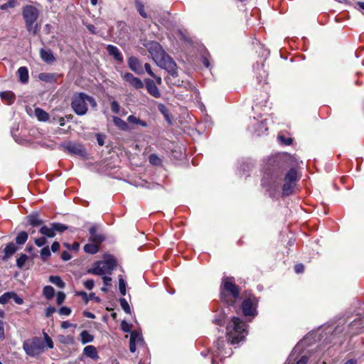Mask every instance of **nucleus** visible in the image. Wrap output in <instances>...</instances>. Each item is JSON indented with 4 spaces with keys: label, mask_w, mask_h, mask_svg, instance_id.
I'll return each mask as SVG.
<instances>
[{
    "label": "nucleus",
    "mask_w": 364,
    "mask_h": 364,
    "mask_svg": "<svg viewBox=\"0 0 364 364\" xmlns=\"http://www.w3.org/2000/svg\"><path fill=\"white\" fill-rule=\"evenodd\" d=\"M155 63L166 70L173 77L178 75L177 65L174 60L165 52L162 46L156 41H151L145 45Z\"/></svg>",
    "instance_id": "1"
},
{
    "label": "nucleus",
    "mask_w": 364,
    "mask_h": 364,
    "mask_svg": "<svg viewBox=\"0 0 364 364\" xmlns=\"http://www.w3.org/2000/svg\"><path fill=\"white\" fill-rule=\"evenodd\" d=\"M226 330L228 340L231 344L240 343L247 335L246 324L237 317H232Z\"/></svg>",
    "instance_id": "2"
},
{
    "label": "nucleus",
    "mask_w": 364,
    "mask_h": 364,
    "mask_svg": "<svg viewBox=\"0 0 364 364\" xmlns=\"http://www.w3.org/2000/svg\"><path fill=\"white\" fill-rule=\"evenodd\" d=\"M221 300L230 306L235 307L239 297V289L232 277H225L220 287Z\"/></svg>",
    "instance_id": "3"
},
{
    "label": "nucleus",
    "mask_w": 364,
    "mask_h": 364,
    "mask_svg": "<svg viewBox=\"0 0 364 364\" xmlns=\"http://www.w3.org/2000/svg\"><path fill=\"white\" fill-rule=\"evenodd\" d=\"M87 103L92 107H96L97 103L95 99L85 93L80 92L75 94L72 100V108L78 115H84L87 111Z\"/></svg>",
    "instance_id": "4"
},
{
    "label": "nucleus",
    "mask_w": 364,
    "mask_h": 364,
    "mask_svg": "<svg viewBox=\"0 0 364 364\" xmlns=\"http://www.w3.org/2000/svg\"><path fill=\"white\" fill-rule=\"evenodd\" d=\"M117 265L116 259L109 256L104 260L95 262L91 269L87 270L89 274L95 275L110 274Z\"/></svg>",
    "instance_id": "5"
},
{
    "label": "nucleus",
    "mask_w": 364,
    "mask_h": 364,
    "mask_svg": "<svg viewBox=\"0 0 364 364\" xmlns=\"http://www.w3.org/2000/svg\"><path fill=\"white\" fill-rule=\"evenodd\" d=\"M22 15L25 20L27 30L35 34L36 33V26H34V23L39 16L38 9L31 5H26L23 8Z\"/></svg>",
    "instance_id": "6"
},
{
    "label": "nucleus",
    "mask_w": 364,
    "mask_h": 364,
    "mask_svg": "<svg viewBox=\"0 0 364 364\" xmlns=\"http://www.w3.org/2000/svg\"><path fill=\"white\" fill-rule=\"evenodd\" d=\"M258 299L254 296H250L245 299L241 305L242 311L245 316L255 317L257 315V308Z\"/></svg>",
    "instance_id": "7"
},
{
    "label": "nucleus",
    "mask_w": 364,
    "mask_h": 364,
    "mask_svg": "<svg viewBox=\"0 0 364 364\" xmlns=\"http://www.w3.org/2000/svg\"><path fill=\"white\" fill-rule=\"evenodd\" d=\"M225 341L223 338L218 339L215 342L214 346L216 348V350L213 352V358H212V364H215L216 358H225L232 354V350L230 348L227 350L225 348Z\"/></svg>",
    "instance_id": "8"
},
{
    "label": "nucleus",
    "mask_w": 364,
    "mask_h": 364,
    "mask_svg": "<svg viewBox=\"0 0 364 364\" xmlns=\"http://www.w3.org/2000/svg\"><path fill=\"white\" fill-rule=\"evenodd\" d=\"M144 339L141 333L134 331L131 333L129 340V350L134 353L136 350V346H143Z\"/></svg>",
    "instance_id": "9"
},
{
    "label": "nucleus",
    "mask_w": 364,
    "mask_h": 364,
    "mask_svg": "<svg viewBox=\"0 0 364 364\" xmlns=\"http://www.w3.org/2000/svg\"><path fill=\"white\" fill-rule=\"evenodd\" d=\"M65 149L71 154L85 156L86 154L84 146L80 144L69 142L65 145Z\"/></svg>",
    "instance_id": "10"
},
{
    "label": "nucleus",
    "mask_w": 364,
    "mask_h": 364,
    "mask_svg": "<svg viewBox=\"0 0 364 364\" xmlns=\"http://www.w3.org/2000/svg\"><path fill=\"white\" fill-rule=\"evenodd\" d=\"M122 78L135 89H140L144 87L143 82L139 77H134L132 73H125L122 75Z\"/></svg>",
    "instance_id": "11"
},
{
    "label": "nucleus",
    "mask_w": 364,
    "mask_h": 364,
    "mask_svg": "<svg viewBox=\"0 0 364 364\" xmlns=\"http://www.w3.org/2000/svg\"><path fill=\"white\" fill-rule=\"evenodd\" d=\"M128 65L129 68L138 75H141L144 73L141 62L138 58L132 56L128 59Z\"/></svg>",
    "instance_id": "12"
},
{
    "label": "nucleus",
    "mask_w": 364,
    "mask_h": 364,
    "mask_svg": "<svg viewBox=\"0 0 364 364\" xmlns=\"http://www.w3.org/2000/svg\"><path fill=\"white\" fill-rule=\"evenodd\" d=\"M145 85L148 92L156 98L161 97V93L155 82L151 79L145 80Z\"/></svg>",
    "instance_id": "13"
},
{
    "label": "nucleus",
    "mask_w": 364,
    "mask_h": 364,
    "mask_svg": "<svg viewBox=\"0 0 364 364\" xmlns=\"http://www.w3.org/2000/svg\"><path fill=\"white\" fill-rule=\"evenodd\" d=\"M127 122L132 129H135L138 127H146L148 126V124L146 121H144L141 119L139 117H137L133 114L129 115L127 117Z\"/></svg>",
    "instance_id": "14"
},
{
    "label": "nucleus",
    "mask_w": 364,
    "mask_h": 364,
    "mask_svg": "<svg viewBox=\"0 0 364 364\" xmlns=\"http://www.w3.org/2000/svg\"><path fill=\"white\" fill-rule=\"evenodd\" d=\"M40 56L41 59L49 64H51L55 61V58L54 57L53 52L48 49L41 48L40 50Z\"/></svg>",
    "instance_id": "15"
},
{
    "label": "nucleus",
    "mask_w": 364,
    "mask_h": 364,
    "mask_svg": "<svg viewBox=\"0 0 364 364\" xmlns=\"http://www.w3.org/2000/svg\"><path fill=\"white\" fill-rule=\"evenodd\" d=\"M107 50L109 55L113 56L115 60L120 63L123 61V56L119 50L116 46L108 45L107 47Z\"/></svg>",
    "instance_id": "16"
},
{
    "label": "nucleus",
    "mask_w": 364,
    "mask_h": 364,
    "mask_svg": "<svg viewBox=\"0 0 364 364\" xmlns=\"http://www.w3.org/2000/svg\"><path fill=\"white\" fill-rule=\"evenodd\" d=\"M90 237L89 238V241L91 242H97L101 243L105 237L102 235L97 234V228L95 226H92L89 230Z\"/></svg>",
    "instance_id": "17"
},
{
    "label": "nucleus",
    "mask_w": 364,
    "mask_h": 364,
    "mask_svg": "<svg viewBox=\"0 0 364 364\" xmlns=\"http://www.w3.org/2000/svg\"><path fill=\"white\" fill-rule=\"evenodd\" d=\"M269 164L272 166V172L280 171L284 166V161L280 157H273L269 160Z\"/></svg>",
    "instance_id": "18"
},
{
    "label": "nucleus",
    "mask_w": 364,
    "mask_h": 364,
    "mask_svg": "<svg viewBox=\"0 0 364 364\" xmlns=\"http://www.w3.org/2000/svg\"><path fill=\"white\" fill-rule=\"evenodd\" d=\"M38 78L46 82H53L57 81L58 75L55 73H42L38 75Z\"/></svg>",
    "instance_id": "19"
},
{
    "label": "nucleus",
    "mask_w": 364,
    "mask_h": 364,
    "mask_svg": "<svg viewBox=\"0 0 364 364\" xmlns=\"http://www.w3.org/2000/svg\"><path fill=\"white\" fill-rule=\"evenodd\" d=\"M83 354L87 357L97 360L98 354L96 348L94 346H87L83 349Z\"/></svg>",
    "instance_id": "20"
},
{
    "label": "nucleus",
    "mask_w": 364,
    "mask_h": 364,
    "mask_svg": "<svg viewBox=\"0 0 364 364\" xmlns=\"http://www.w3.org/2000/svg\"><path fill=\"white\" fill-rule=\"evenodd\" d=\"M17 250V247L14 242L9 243L4 250L5 255L3 257V259L6 260L11 257Z\"/></svg>",
    "instance_id": "21"
},
{
    "label": "nucleus",
    "mask_w": 364,
    "mask_h": 364,
    "mask_svg": "<svg viewBox=\"0 0 364 364\" xmlns=\"http://www.w3.org/2000/svg\"><path fill=\"white\" fill-rule=\"evenodd\" d=\"M113 122L117 127L122 131H128L130 129L129 123L118 117H113Z\"/></svg>",
    "instance_id": "22"
},
{
    "label": "nucleus",
    "mask_w": 364,
    "mask_h": 364,
    "mask_svg": "<svg viewBox=\"0 0 364 364\" xmlns=\"http://www.w3.org/2000/svg\"><path fill=\"white\" fill-rule=\"evenodd\" d=\"M0 97L8 105H11L15 101V95L11 91L0 92Z\"/></svg>",
    "instance_id": "23"
},
{
    "label": "nucleus",
    "mask_w": 364,
    "mask_h": 364,
    "mask_svg": "<svg viewBox=\"0 0 364 364\" xmlns=\"http://www.w3.org/2000/svg\"><path fill=\"white\" fill-rule=\"evenodd\" d=\"M17 73L18 75L19 80L22 83H26L28 80V70L26 67H20L18 69Z\"/></svg>",
    "instance_id": "24"
},
{
    "label": "nucleus",
    "mask_w": 364,
    "mask_h": 364,
    "mask_svg": "<svg viewBox=\"0 0 364 364\" xmlns=\"http://www.w3.org/2000/svg\"><path fill=\"white\" fill-rule=\"evenodd\" d=\"M99 244L97 242L86 244L84 246V251L92 255L96 254L99 251Z\"/></svg>",
    "instance_id": "25"
},
{
    "label": "nucleus",
    "mask_w": 364,
    "mask_h": 364,
    "mask_svg": "<svg viewBox=\"0 0 364 364\" xmlns=\"http://www.w3.org/2000/svg\"><path fill=\"white\" fill-rule=\"evenodd\" d=\"M296 183L293 182H289L284 181V183L282 188V193L284 196H289L293 193L294 188L295 187Z\"/></svg>",
    "instance_id": "26"
},
{
    "label": "nucleus",
    "mask_w": 364,
    "mask_h": 364,
    "mask_svg": "<svg viewBox=\"0 0 364 364\" xmlns=\"http://www.w3.org/2000/svg\"><path fill=\"white\" fill-rule=\"evenodd\" d=\"M39 232L48 237H55V233L54 232V230H53V225L52 224H50V227H48L46 225H43L41 228Z\"/></svg>",
    "instance_id": "27"
},
{
    "label": "nucleus",
    "mask_w": 364,
    "mask_h": 364,
    "mask_svg": "<svg viewBox=\"0 0 364 364\" xmlns=\"http://www.w3.org/2000/svg\"><path fill=\"white\" fill-rule=\"evenodd\" d=\"M35 115L39 121L46 122L49 119V114L41 108L35 109Z\"/></svg>",
    "instance_id": "28"
},
{
    "label": "nucleus",
    "mask_w": 364,
    "mask_h": 364,
    "mask_svg": "<svg viewBox=\"0 0 364 364\" xmlns=\"http://www.w3.org/2000/svg\"><path fill=\"white\" fill-rule=\"evenodd\" d=\"M284 181L295 183L297 181V171L295 168H291L285 175Z\"/></svg>",
    "instance_id": "29"
},
{
    "label": "nucleus",
    "mask_w": 364,
    "mask_h": 364,
    "mask_svg": "<svg viewBox=\"0 0 364 364\" xmlns=\"http://www.w3.org/2000/svg\"><path fill=\"white\" fill-rule=\"evenodd\" d=\"M80 341L82 344L90 343L93 341L94 336L91 335L87 331H82L80 335Z\"/></svg>",
    "instance_id": "30"
},
{
    "label": "nucleus",
    "mask_w": 364,
    "mask_h": 364,
    "mask_svg": "<svg viewBox=\"0 0 364 364\" xmlns=\"http://www.w3.org/2000/svg\"><path fill=\"white\" fill-rule=\"evenodd\" d=\"M28 220L32 226H38L43 223V220L39 218L38 215H30L28 217Z\"/></svg>",
    "instance_id": "31"
},
{
    "label": "nucleus",
    "mask_w": 364,
    "mask_h": 364,
    "mask_svg": "<svg viewBox=\"0 0 364 364\" xmlns=\"http://www.w3.org/2000/svg\"><path fill=\"white\" fill-rule=\"evenodd\" d=\"M49 281L59 288L65 287V282L58 276H50L49 278Z\"/></svg>",
    "instance_id": "32"
},
{
    "label": "nucleus",
    "mask_w": 364,
    "mask_h": 364,
    "mask_svg": "<svg viewBox=\"0 0 364 364\" xmlns=\"http://www.w3.org/2000/svg\"><path fill=\"white\" fill-rule=\"evenodd\" d=\"M28 237V235L26 232L21 231L17 235L16 242L18 245H23L27 241Z\"/></svg>",
    "instance_id": "33"
},
{
    "label": "nucleus",
    "mask_w": 364,
    "mask_h": 364,
    "mask_svg": "<svg viewBox=\"0 0 364 364\" xmlns=\"http://www.w3.org/2000/svg\"><path fill=\"white\" fill-rule=\"evenodd\" d=\"M43 295L48 299H51L55 294V290L51 286H46L43 290Z\"/></svg>",
    "instance_id": "34"
},
{
    "label": "nucleus",
    "mask_w": 364,
    "mask_h": 364,
    "mask_svg": "<svg viewBox=\"0 0 364 364\" xmlns=\"http://www.w3.org/2000/svg\"><path fill=\"white\" fill-rule=\"evenodd\" d=\"M23 347L26 354L28 355L35 356L36 355V349L33 345L24 343Z\"/></svg>",
    "instance_id": "35"
},
{
    "label": "nucleus",
    "mask_w": 364,
    "mask_h": 364,
    "mask_svg": "<svg viewBox=\"0 0 364 364\" xmlns=\"http://www.w3.org/2000/svg\"><path fill=\"white\" fill-rule=\"evenodd\" d=\"M313 355L311 354L309 356L303 355L301 358L295 363V364H308L310 360V363H313V364L316 363V360L312 359Z\"/></svg>",
    "instance_id": "36"
},
{
    "label": "nucleus",
    "mask_w": 364,
    "mask_h": 364,
    "mask_svg": "<svg viewBox=\"0 0 364 364\" xmlns=\"http://www.w3.org/2000/svg\"><path fill=\"white\" fill-rule=\"evenodd\" d=\"M28 257L26 255L21 254V256L16 260V266L18 268L21 269L24 266V264H25L26 262L28 260Z\"/></svg>",
    "instance_id": "37"
},
{
    "label": "nucleus",
    "mask_w": 364,
    "mask_h": 364,
    "mask_svg": "<svg viewBox=\"0 0 364 364\" xmlns=\"http://www.w3.org/2000/svg\"><path fill=\"white\" fill-rule=\"evenodd\" d=\"M52 225L55 233V232H63L68 229V227L62 223H54Z\"/></svg>",
    "instance_id": "38"
},
{
    "label": "nucleus",
    "mask_w": 364,
    "mask_h": 364,
    "mask_svg": "<svg viewBox=\"0 0 364 364\" xmlns=\"http://www.w3.org/2000/svg\"><path fill=\"white\" fill-rule=\"evenodd\" d=\"M102 280L104 282V287L101 288V290L107 292L108 291V287L111 286L112 278L108 276H103Z\"/></svg>",
    "instance_id": "39"
},
{
    "label": "nucleus",
    "mask_w": 364,
    "mask_h": 364,
    "mask_svg": "<svg viewBox=\"0 0 364 364\" xmlns=\"http://www.w3.org/2000/svg\"><path fill=\"white\" fill-rule=\"evenodd\" d=\"M119 303H120V306L122 307V309L127 314H130L131 313V309H130V306L128 304V302L127 301V300L124 298H121L119 299Z\"/></svg>",
    "instance_id": "40"
},
{
    "label": "nucleus",
    "mask_w": 364,
    "mask_h": 364,
    "mask_svg": "<svg viewBox=\"0 0 364 364\" xmlns=\"http://www.w3.org/2000/svg\"><path fill=\"white\" fill-rule=\"evenodd\" d=\"M126 285L127 283L125 280L123 279L122 277L119 278V289L122 296L126 294Z\"/></svg>",
    "instance_id": "41"
},
{
    "label": "nucleus",
    "mask_w": 364,
    "mask_h": 364,
    "mask_svg": "<svg viewBox=\"0 0 364 364\" xmlns=\"http://www.w3.org/2000/svg\"><path fill=\"white\" fill-rule=\"evenodd\" d=\"M11 291L5 292L4 294H3L0 296V304H7L9 301V300L11 299Z\"/></svg>",
    "instance_id": "42"
},
{
    "label": "nucleus",
    "mask_w": 364,
    "mask_h": 364,
    "mask_svg": "<svg viewBox=\"0 0 364 364\" xmlns=\"http://www.w3.org/2000/svg\"><path fill=\"white\" fill-rule=\"evenodd\" d=\"M50 256L49 247H45L41 250V257L43 261H46Z\"/></svg>",
    "instance_id": "43"
},
{
    "label": "nucleus",
    "mask_w": 364,
    "mask_h": 364,
    "mask_svg": "<svg viewBox=\"0 0 364 364\" xmlns=\"http://www.w3.org/2000/svg\"><path fill=\"white\" fill-rule=\"evenodd\" d=\"M136 5L137 11L139 12L140 15L144 18H146L147 15L144 11L143 4L140 1L136 0Z\"/></svg>",
    "instance_id": "44"
},
{
    "label": "nucleus",
    "mask_w": 364,
    "mask_h": 364,
    "mask_svg": "<svg viewBox=\"0 0 364 364\" xmlns=\"http://www.w3.org/2000/svg\"><path fill=\"white\" fill-rule=\"evenodd\" d=\"M266 124H267V119H264V120L262 121L261 123L259 124V128H258V131H257L258 135L262 134L267 131L268 128H267Z\"/></svg>",
    "instance_id": "45"
},
{
    "label": "nucleus",
    "mask_w": 364,
    "mask_h": 364,
    "mask_svg": "<svg viewBox=\"0 0 364 364\" xmlns=\"http://www.w3.org/2000/svg\"><path fill=\"white\" fill-rule=\"evenodd\" d=\"M149 162L153 165H159L161 164V159L156 154H152L149 156Z\"/></svg>",
    "instance_id": "46"
},
{
    "label": "nucleus",
    "mask_w": 364,
    "mask_h": 364,
    "mask_svg": "<svg viewBox=\"0 0 364 364\" xmlns=\"http://www.w3.org/2000/svg\"><path fill=\"white\" fill-rule=\"evenodd\" d=\"M11 299H14L15 303H16L17 304H23V299L21 298L20 296H18V294L16 293H15L14 291H11Z\"/></svg>",
    "instance_id": "47"
},
{
    "label": "nucleus",
    "mask_w": 364,
    "mask_h": 364,
    "mask_svg": "<svg viewBox=\"0 0 364 364\" xmlns=\"http://www.w3.org/2000/svg\"><path fill=\"white\" fill-rule=\"evenodd\" d=\"M278 139L279 140V141L282 144H284V145H290L291 143H292V139L291 138H286L284 137V136H282V135H279L278 136Z\"/></svg>",
    "instance_id": "48"
},
{
    "label": "nucleus",
    "mask_w": 364,
    "mask_h": 364,
    "mask_svg": "<svg viewBox=\"0 0 364 364\" xmlns=\"http://www.w3.org/2000/svg\"><path fill=\"white\" fill-rule=\"evenodd\" d=\"M75 295L77 296H81L85 301V303L87 304H88V301H90V298H88L87 294L83 291H79L75 292Z\"/></svg>",
    "instance_id": "49"
},
{
    "label": "nucleus",
    "mask_w": 364,
    "mask_h": 364,
    "mask_svg": "<svg viewBox=\"0 0 364 364\" xmlns=\"http://www.w3.org/2000/svg\"><path fill=\"white\" fill-rule=\"evenodd\" d=\"M111 109L114 114H119L120 111V106L119 103L116 101H112L111 102Z\"/></svg>",
    "instance_id": "50"
},
{
    "label": "nucleus",
    "mask_w": 364,
    "mask_h": 364,
    "mask_svg": "<svg viewBox=\"0 0 364 364\" xmlns=\"http://www.w3.org/2000/svg\"><path fill=\"white\" fill-rule=\"evenodd\" d=\"M34 242L38 247H43L46 244L47 240L46 239L45 237H41L39 238H36Z\"/></svg>",
    "instance_id": "51"
},
{
    "label": "nucleus",
    "mask_w": 364,
    "mask_h": 364,
    "mask_svg": "<svg viewBox=\"0 0 364 364\" xmlns=\"http://www.w3.org/2000/svg\"><path fill=\"white\" fill-rule=\"evenodd\" d=\"M58 313L60 315L69 316L71 314V309L67 306H63L59 309Z\"/></svg>",
    "instance_id": "52"
},
{
    "label": "nucleus",
    "mask_w": 364,
    "mask_h": 364,
    "mask_svg": "<svg viewBox=\"0 0 364 364\" xmlns=\"http://www.w3.org/2000/svg\"><path fill=\"white\" fill-rule=\"evenodd\" d=\"M65 299V294L63 292H62V291L58 292L56 302L58 305H60L64 301Z\"/></svg>",
    "instance_id": "53"
},
{
    "label": "nucleus",
    "mask_w": 364,
    "mask_h": 364,
    "mask_svg": "<svg viewBox=\"0 0 364 364\" xmlns=\"http://www.w3.org/2000/svg\"><path fill=\"white\" fill-rule=\"evenodd\" d=\"M83 284L87 289L92 290L95 286V282L92 279H87L84 282Z\"/></svg>",
    "instance_id": "54"
},
{
    "label": "nucleus",
    "mask_w": 364,
    "mask_h": 364,
    "mask_svg": "<svg viewBox=\"0 0 364 364\" xmlns=\"http://www.w3.org/2000/svg\"><path fill=\"white\" fill-rule=\"evenodd\" d=\"M15 4H16V2L14 1H8L7 3L2 4L0 6V9L1 10H5V9H7L8 8H13L15 6Z\"/></svg>",
    "instance_id": "55"
},
{
    "label": "nucleus",
    "mask_w": 364,
    "mask_h": 364,
    "mask_svg": "<svg viewBox=\"0 0 364 364\" xmlns=\"http://www.w3.org/2000/svg\"><path fill=\"white\" fill-rule=\"evenodd\" d=\"M44 338H45V341L46 343L47 346L49 348H53V342L52 339L50 338V337L47 333H45Z\"/></svg>",
    "instance_id": "56"
},
{
    "label": "nucleus",
    "mask_w": 364,
    "mask_h": 364,
    "mask_svg": "<svg viewBox=\"0 0 364 364\" xmlns=\"http://www.w3.org/2000/svg\"><path fill=\"white\" fill-rule=\"evenodd\" d=\"M121 328H122V330L124 331V332H130L131 331V326L130 325L127 323L125 321H123L121 323Z\"/></svg>",
    "instance_id": "57"
},
{
    "label": "nucleus",
    "mask_w": 364,
    "mask_h": 364,
    "mask_svg": "<svg viewBox=\"0 0 364 364\" xmlns=\"http://www.w3.org/2000/svg\"><path fill=\"white\" fill-rule=\"evenodd\" d=\"M56 309L53 306H49L46 309V317H50L55 312Z\"/></svg>",
    "instance_id": "58"
},
{
    "label": "nucleus",
    "mask_w": 364,
    "mask_h": 364,
    "mask_svg": "<svg viewBox=\"0 0 364 364\" xmlns=\"http://www.w3.org/2000/svg\"><path fill=\"white\" fill-rule=\"evenodd\" d=\"M144 69L150 76L155 77V74L153 73L151 65L149 63H145Z\"/></svg>",
    "instance_id": "59"
},
{
    "label": "nucleus",
    "mask_w": 364,
    "mask_h": 364,
    "mask_svg": "<svg viewBox=\"0 0 364 364\" xmlns=\"http://www.w3.org/2000/svg\"><path fill=\"white\" fill-rule=\"evenodd\" d=\"M0 338L4 340L5 338L4 325L3 321L0 320Z\"/></svg>",
    "instance_id": "60"
},
{
    "label": "nucleus",
    "mask_w": 364,
    "mask_h": 364,
    "mask_svg": "<svg viewBox=\"0 0 364 364\" xmlns=\"http://www.w3.org/2000/svg\"><path fill=\"white\" fill-rule=\"evenodd\" d=\"M97 141L100 146H103L105 144V136L100 134H97Z\"/></svg>",
    "instance_id": "61"
},
{
    "label": "nucleus",
    "mask_w": 364,
    "mask_h": 364,
    "mask_svg": "<svg viewBox=\"0 0 364 364\" xmlns=\"http://www.w3.org/2000/svg\"><path fill=\"white\" fill-rule=\"evenodd\" d=\"M61 258L64 261H68L71 259V255L68 252L63 251L61 254Z\"/></svg>",
    "instance_id": "62"
},
{
    "label": "nucleus",
    "mask_w": 364,
    "mask_h": 364,
    "mask_svg": "<svg viewBox=\"0 0 364 364\" xmlns=\"http://www.w3.org/2000/svg\"><path fill=\"white\" fill-rule=\"evenodd\" d=\"M71 326L76 327V325L70 323L68 321H63L61 323V328H62L66 329V328H70Z\"/></svg>",
    "instance_id": "63"
},
{
    "label": "nucleus",
    "mask_w": 364,
    "mask_h": 364,
    "mask_svg": "<svg viewBox=\"0 0 364 364\" xmlns=\"http://www.w3.org/2000/svg\"><path fill=\"white\" fill-rule=\"evenodd\" d=\"M294 269H295V272L299 274V273H301L304 272V267L303 264H298L295 265Z\"/></svg>",
    "instance_id": "64"
}]
</instances>
